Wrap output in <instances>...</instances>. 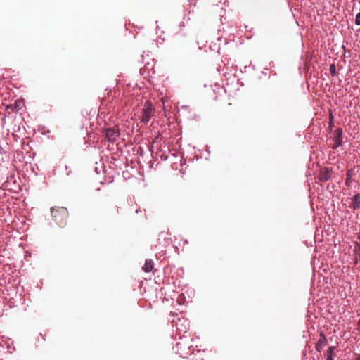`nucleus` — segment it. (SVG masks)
Instances as JSON below:
<instances>
[{"label": "nucleus", "mask_w": 360, "mask_h": 360, "mask_svg": "<svg viewBox=\"0 0 360 360\" xmlns=\"http://www.w3.org/2000/svg\"><path fill=\"white\" fill-rule=\"evenodd\" d=\"M354 360H360V354H356V357Z\"/></svg>", "instance_id": "nucleus-19"}, {"label": "nucleus", "mask_w": 360, "mask_h": 360, "mask_svg": "<svg viewBox=\"0 0 360 360\" xmlns=\"http://www.w3.org/2000/svg\"><path fill=\"white\" fill-rule=\"evenodd\" d=\"M145 272H150L153 269V262L152 259H146L143 266L142 267Z\"/></svg>", "instance_id": "nucleus-11"}, {"label": "nucleus", "mask_w": 360, "mask_h": 360, "mask_svg": "<svg viewBox=\"0 0 360 360\" xmlns=\"http://www.w3.org/2000/svg\"><path fill=\"white\" fill-rule=\"evenodd\" d=\"M333 115L330 114V122H329V128L330 130L332 129V127H333Z\"/></svg>", "instance_id": "nucleus-18"}, {"label": "nucleus", "mask_w": 360, "mask_h": 360, "mask_svg": "<svg viewBox=\"0 0 360 360\" xmlns=\"http://www.w3.org/2000/svg\"><path fill=\"white\" fill-rule=\"evenodd\" d=\"M188 355H190L189 360H204L205 359V352L201 350H197L195 352H190Z\"/></svg>", "instance_id": "nucleus-9"}, {"label": "nucleus", "mask_w": 360, "mask_h": 360, "mask_svg": "<svg viewBox=\"0 0 360 360\" xmlns=\"http://www.w3.org/2000/svg\"><path fill=\"white\" fill-rule=\"evenodd\" d=\"M326 345H327L326 337L323 332H321L320 338H319V340L317 341L316 346H315L316 350L319 352H321V351L325 347V346Z\"/></svg>", "instance_id": "nucleus-7"}, {"label": "nucleus", "mask_w": 360, "mask_h": 360, "mask_svg": "<svg viewBox=\"0 0 360 360\" xmlns=\"http://www.w3.org/2000/svg\"><path fill=\"white\" fill-rule=\"evenodd\" d=\"M51 212L56 223L59 226H63L66 224L68 217V211L67 208L63 207H51Z\"/></svg>", "instance_id": "nucleus-2"}, {"label": "nucleus", "mask_w": 360, "mask_h": 360, "mask_svg": "<svg viewBox=\"0 0 360 360\" xmlns=\"http://www.w3.org/2000/svg\"><path fill=\"white\" fill-rule=\"evenodd\" d=\"M119 136L120 131L117 127L108 128L105 130V139L108 142H115Z\"/></svg>", "instance_id": "nucleus-5"}, {"label": "nucleus", "mask_w": 360, "mask_h": 360, "mask_svg": "<svg viewBox=\"0 0 360 360\" xmlns=\"http://www.w3.org/2000/svg\"><path fill=\"white\" fill-rule=\"evenodd\" d=\"M6 109L7 110H11L12 111H15V110H16V107H15L13 104H10L6 106Z\"/></svg>", "instance_id": "nucleus-17"}, {"label": "nucleus", "mask_w": 360, "mask_h": 360, "mask_svg": "<svg viewBox=\"0 0 360 360\" xmlns=\"http://www.w3.org/2000/svg\"><path fill=\"white\" fill-rule=\"evenodd\" d=\"M352 171L348 170L346 172V179H345V185L347 186H349L352 181Z\"/></svg>", "instance_id": "nucleus-13"}, {"label": "nucleus", "mask_w": 360, "mask_h": 360, "mask_svg": "<svg viewBox=\"0 0 360 360\" xmlns=\"http://www.w3.org/2000/svg\"><path fill=\"white\" fill-rule=\"evenodd\" d=\"M355 24L356 25H360V13H358L356 15V17H355Z\"/></svg>", "instance_id": "nucleus-16"}, {"label": "nucleus", "mask_w": 360, "mask_h": 360, "mask_svg": "<svg viewBox=\"0 0 360 360\" xmlns=\"http://www.w3.org/2000/svg\"><path fill=\"white\" fill-rule=\"evenodd\" d=\"M189 322L185 319H179L176 323V330L179 332L180 335L186 333L189 330Z\"/></svg>", "instance_id": "nucleus-6"}, {"label": "nucleus", "mask_w": 360, "mask_h": 360, "mask_svg": "<svg viewBox=\"0 0 360 360\" xmlns=\"http://www.w3.org/2000/svg\"><path fill=\"white\" fill-rule=\"evenodd\" d=\"M23 104L22 101L16 100L13 105L16 107V110L15 111H18L19 109L22 108V105Z\"/></svg>", "instance_id": "nucleus-15"}, {"label": "nucleus", "mask_w": 360, "mask_h": 360, "mask_svg": "<svg viewBox=\"0 0 360 360\" xmlns=\"http://www.w3.org/2000/svg\"><path fill=\"white\" fill-rule=\"evenodd\" d=\"M155 115V107L153 103L147 101L144 103L139 115L141 123L147 124Z\"/></svg>", "instance_id": "nucleus-1"}, {"label": "nucleus", "mask_w": 360, "mask_h": 360, "mask_svg": "<svg viewBox=\"0 0 360 360\" xmlns=\"http://www.w3.org/2000/svg\"><path fill=\"white\" fill-rule=\"evenodd\" d=\"M211 89L213 91V95H210V97L214 100H217L218 96L224 91V89L217 83L211 86Z\"/></svg>", "instance_id": "nucleus-8"}, {"label": "nucleus", "mask_w": 360, "mask_h": 360, "mask_svg": "<svg viewBox=\"0 0 360 360\" xmlns=\"http://www.w3.org/2000/svg\"><path fill=\"white\" fill-rule=\"evenodd\" d=\"M329 70H330V72L332 76L334 77V76L336 75L337 72H336V68H335V64H330V65Z\"/></svg>", "instance_id": "nucleus-14"}, {"label": "nucleus", "mask_w": 360, "mask_h": 360, "mask_svg": "<svg viewBox=\"0 0 360 360\" xmlns=\"http://www.w3.org/2000/svg\"><path fill=\"white\" fill-rule=\"evenodd\" d=\"M336 347L335 346H330L327 350L326 360H333V354Z\"/></svg>", "instance_id": "nucleus-12"}, {"label": "nucleus", "mask_w": 360, "mask_h": 360, "mask_svg": "<svg viewBox=\"0 0 360 360\" xmlns=\"http://www.w3.org/2000/svg\"><path fill=\"white\" fill-rule=\"evenodd\" d=\"M352 202L349 205V207L353 210L360 209V195L359 193L355 194L352 198Z\"/></svg>", "instance_id": "nucleus-10"}, {"label": "nucleus", "mask_w": 360, "mask_h": 360, "mask_svg": "<svg viewBox=\"0 0 360 360\" xmlns=\"http://www.w3.org/2000/svg\"><path fill=\"white\" fill-rule=\"evenodd\" d=\"M357 326H358V330L360 331V319L358 321Z\"/></svg>", "instance_id": "nucleus-20"}, {"label": "nucleus", "mask_w": 360, "mask_h": 360, "mask_svg": "<svg viewBox=\"0 0 360 360\" xmlns=\"http://www.w3.org/2000/svg\"><path fill=\"white\" fill-rule=\"evenodd\" d=\"M343 140V131L341 128H337L335 130V136L333 139V143L332 145L333 149H336L341 146Z\"/></svg>", "instance_id": "nucleus-4"}, {"label": "nucleus", "mask_w": 360, "mask_h": 360, "mask_svg": "<svg viewBox=\"0 0 360 360\" xmlns=\"http://www.w3.org/2000/svg\"><path fill=\"white\" fill-rule=\"evenodd\" d=\"M191 345L188 340H181L176 345V351L181 357L186 358L190 354Z\"/></svg>", "instance_id": "nucleus-3"}]
</instances>
